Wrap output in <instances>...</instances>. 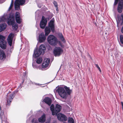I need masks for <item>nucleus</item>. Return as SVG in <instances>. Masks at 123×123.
I'll return each instance as SVG.
<instances>
[{
  "mask_svg": "<svg viewBox=\"0 0 123 123\" xmlns=\"http://www.w3.org/2000/svg\"><path fill=\"white\" fill-rule=\"evenodd\" d=\"M53 4L56 7H57V3L56 1H54Z\"/></svg>",
  "mask_w": 123,
  "mask_h": 123,
  "instance_id": "34",
  "label": "nucleus"
},
{
  "mask_svg": "<svg viewBox=\"0 0 123 123\" xmlns=\"http://www.w3.org/2000/svg\"><path fill=\"white\" fill-rule=\"evenodd\" d=\"M122 105V109H123V102H121Z\"/></svg>",
  "mask_w": 123,
  "mask_h": 123,
  "instance_id": "35",
  "label": "nucleus"
},
{
  "mask_svg": "<svg viewBox=\"0 0 123 123\" xmlns=\"http://www.w3.org/2000/svg\"><path fill=\"white\" fill-rule=\"evenodd\" d=\"M37 84V85H39V84Z\"/></svg>",
  "mask_w": 123,
  "mask_h": 123,
  "instance_id": "39",
  "label": "nucleus"
},
{
  "mask_svg": "<svg viewBox=\"0 0 123 123\" xmlns=\"http://www.w3.org/2000/svg\"><path fill=\"white\" fill-rule=\"evenodd\" d=\"M5 37L0 35V42L1 41L4 40H5Z\"/></svg>",
  "mask_w": 123,
  "mask_h": 123,
  "instance_id": "27",
  "label": "nucleus"
},
{
  "mask_svg": "<svg viewBox=\"0 0 123 123\" xmlns=\"http://www.w3.org/2000/svg\"><path fill=\"white\" fill-rule=\"evenodd\" d=\"M117 25L120 24L121 25L123 24V14H122L121 16H117Z\"/></svg>",
  "mask_w": 123,
  "mask_h": 123,
  "instance_id": "12",
  "label": "nucleus"
},
{
  "mask_svg": "<svg viewBox=\"0 0 123 123\" xmlns=\"http://www.w3.org/2000/svg\"><path fill=\"white\" fill-rule=\"evenodd\" d=\"M62 109L61 106L58 104H56L55 109L54 112L55 113L56 115Z\"/></svg>",
  "mask_w": 123,
  "mask_h": 123,
  "instance_id": "17",
  "label": "nucleus"
},
{
  "mask_svg": "<svg viewBox=\"0 0 123 123\" xmlns=\"http://www.w3.org/2000/svg\"><path fill=\"white\" fill-rule=\"evenodd\" d=\"M120 40L121 43L123 44V36L120 35Z\"/></svg>",
  "mask_w": 123,
  "mask_h": 123,
  "instance_id": "30",
  "label": "nucleus"
},
{
  "mask_svg": "<svg viewBox=\"0 0 123 123\" xmlns=\"http://www.w3.org/2000/svg\"><path fill=\"white\" fill-rule=\"evenodd\" d=\"M119 1L117 8V11L119 13H121L123 8V0H115L114 5L116 6Z\"/></svg>",
  "mask_w": 123,
  "mask_h": 123,
  "instance_id": "6",
  "label": "nucleus"
},
{
  "mask_svg": "<svg viewBox=\"0 0 123 123\" xmlns=\"http://www.w3.org/2000/svg\"><path fill=\"white\" fill-rule=\"evenodd\" d=\"M0 117L2 120L3 117H4V112L3 111H1L0 113Z\"/></svg>",
  "mask_w": 123,
  "mask_h": 123,
  "instance_id": "28",
  "label": "nucleus"
},
{
  "mask_svg": "<svg viewBox=\"0 0 123 123\" xmlns=\"http://www.w3.org/2000/svg\"><path fill=\"white\" fill-rule=\"evenodd\" d=\"M95 66L96 67L98 68V69L100 72H101V70L100 68V67H99L98 65L97 64H96L95 65Z\"/></svg>",
  "mask_w": 123,
  "mask_h": 123,
  "instance_id": "33",
  "label": "nucleus"
},
{
  "mask_svg": "<svg viewBox=\"0 0 123 123\" xmlns=\"http://www.w3.org/2000/svg\"><path fill=\"white\" fill-rule=\"evenodd\" d=\"M46 49V47L45 45L43 44L41 45L39 47V49L34 51L33 56L35 57H37L40 55L42 54H43Z\"/></svg>",
  "mask_w": 123,
  "mask_h": 123,
  "instance_id": "3",
  "label": "nucleus"
},
{
  "mask_svg": "<svg viewBox=\"0 0 123 123\" xmlns=\"http://www.w3.org/2000/svg\"><path fill=\"white\" fill-rule=\"evenodd\" d=\"M15 19L16 22L18 24H20L21 22V19L20 17V14L18 12H16Z\"/></svg>",
  "mask_w": 123,
  "mask_h": 123,
  "instance_id": "15",
  "label": "nucleus"
},
{
  "mask_svg": "<svg viewBox=\"0 0 123 123\" xmlns=\"http://www.w3.org/2000/svg\"><path fill=\"white\" fill-rule=\"evenodd\" d=\"M14 34L12 33H11L8 36L7 38L8 43L10 46H11L12 44V40Z\"/></svg>",
  "mask_w": 123,
  "mask_h": 123,
  "instance_id": "13",
  "label": "nucleus"
},
{
  "mask_svg": "<svg viewBox=\"0 0 123 123\" xmlns=\"http://www.w3.org/2000/svg\"><path fill=\"white\" fill-rule=\"evenodd\" d=\"M6 27V25L5 24L0 25V32L5 30Z\"/></svg>",
  "mask_w": 123,
  "mask_h": 123,
  "instance_id": "23",
  "label": "nucleus"
},
{
  "mask_svg": "<svg viewBox=\"0 0 123 123\" xmlns=\"http://www.w3.org/2000/svg\"><path fill=\"white\" fill-rule=\"evenodd\" d=\"M60 37L62 41H63V42H65V40H64L63 37L62 35V34H61L60 36Z\"/></svg>",
  "mask_w": 123,
  "mask_h": 123,
  "instance_id": "29",
  "label": "nucleus"
},
{
  "mask_svg": "<svg viewBox=\"0 0 123 123\" xmlns=\"http://www.w3.org/2000/svg\"><path fill=\"white\" fill-rule=\"evenodd\" d=\"M6 57V55L5 53L3 51L0 50V59L3 60Z\"/></svg>",
  "mask_w": 123,
  "mask_h": 123,
  "instance_id": "21",
  "label": "nucleus"
},
{
  "mask_svg": "<svg viewBox=\"0 0 123 123\" xmlns=\"http://www.w3.org/2000/svg\"><path fill=\"white\" fill-rule=\"evenodd\" d=\"M25 0H16L15 2V7L16 10H18L20 9V6L25 3Z\"/></svg>",
  "mask_w": 123,
  "mask_h": 123,
  "instance_id": "7",
  "label": "nucleus"
},
{
  "mask_svg": "<svg viewBox=\"0 0 123 123\" xmlns=\"http://www.w3.org/2000/svg\"><path fill=\"white\" fill-rule=\"evenodd\" d=\"M121 31L123 33V26L122 28V29H121Z\"/></svg>",
  "mask_w": 123,
  "mask_h": 123,
  "instance_id": "36",
  "label": "nucleus"
},
{
  "mask_svg": "<svg viewBox=\"0 0 123 123\" xmlns=\"http://www.w3.org/2000/svg\"><path fill=\"white\" fill-rule=\"evenodd\" d=\"M1 0H0V1H1Z\"/></svg>",
  "mask_w": 123,
  "mask_h": 123,
  "instance_id": "40",
  "label": "nucleus"
},
{
  "mask_svg": "<svg viewBox=\"0 0 123 123\" xmlns=\"http://www.w3.org/2000/svg\"><path fill=\"white\" fill-rule=\"evenodd\" d=\"M32 66H33V68H35V66H34V64H33H33H32Z\"/></svg>",
  "mask_w": 123,
  "mask_h": 123,
  "instance_id": "37",
  "label": "nucleus"
},
{
  "mask_svg": "<svg viewBox=\"0 0 123 123\" xmlns=\"http://www.w3.org/2000/svg\"><path fill=\"white\" fill-rule=\"evenodd\" d=\"M50 110L52 111V115H54L55 114V113L54 112V106L53 105H52L50 107Z\"/></svg>",
  "mask_w": 123,
  "mask_h": 123,
  "instance_id": "24",
  "label": "nucleus"
},
{
  "mask_svg": "<svg viewBox=\"0 0 123 123\" xmlns=\"http://www.w3.org/2000/svg\"><path fill=\"white\" fill-rule=\"evenodd\" d=\"M38 6L39 7H40H40H41V6Z\"/></svg>",
  "mask_w": 123,
  "mask_h": 123,
  "instance_id": "38",
  "label": "nucleus"
},
{
  "mask_svg": "<svg viewBox=\"0 0 123 123\" xmlns=\"http://www.w3.org/2000/svg\"><path fill=\"white\" fill-rule=\"evenodd\" d=\"M54 19L53 18L50 21L49 23V26H47L45 29V35L48 36L51 31V30L53 32H54L55 30L54 24Z\"/></svg>",
  "mask_w": 123,
  "mask_h": 123,
  "instance_id": "2",
  "label": "nucleus"
},
{
  "mask_svg": "<svg viewBox=\"0 0 123 123\" xmlns=\"http://www.w3.org/2000/svg\"><path fill=\"white\" fill-rule=\"evenodd\" d=\"M42 59L41 58H39L37 59L36 61V62L38 64L41 63L42 62Z\"/></svg>",
  "mask_w": 123,
  "mask_h": 123,
  "instance_id": "25",
  "label": "nucleus"
},
{
  "mask_svg": "<svg viewBox=\"0 0 123 123\" xmlns=\"http://www.w3.org/2000/svg\"><path fill=\"white\" fill-rule=\"evenodd\" d=\"M60 96L63 98H66L68 95L70 94L72 90L70 89L69 87L64 86V87H58L57 90Z\"/></svg>",
  "mask_w": 123,
  "mask_h": 123,
  "instance_id": "1",
  "label": "nucleus"
},
{
  "mask_svg": "<svg viewBox=\"0 0 123 123\" xmlns=\"http://www.w3.org/2000/svg\"><path fill=\"white\" fill-rule=\"evenodd\" d=\"M43 101L49 105H50L51 103V99L48 97H46L43 99Z\"/></svg>",
  "mask_w": 123,
  "mask_h": 123,
  "instance_id": "19",
  "label": "nucleus"
},
{
  "mask_svg": "<svg viewBox=\"0 0 123 123\" xmlns=\"http://www.w3.org/2000/svg\"><path fill=\"white\" fill-rule=\"evenodd\" d=\"M37 122L38 121L36 118H34L32 120V122L33 123H37Z\"/></svg>",
  "mask_w": 123,
  "mask_h": 123,
  "instance_id": "31",
  "label": "nucleus"
},
{
  "mask_svg": "<svg viewBox=\"0 0 123 123\" xmlns=\"http://www.w3.org/2000/svg\"><path fill=\"white\" fill-rule=\"evenodd\" d=\"M6 42L4 40L0 42V47L3 49H5L6 47Z\"/></svg>",
  "mask_w": 123,
  "mask_h": 123,
  "instance_id": "18",
  "label": "nucleus"
},
{
  "mask_svg": "<svg viewBox=\"0 0 123 123\" xmlns=\"http://www.w3.org/2000/svg\"><path fill=\"white\" fill-rule=\"evenodd\" d=\"M47 18H45L43 16L40 24V27L43 29L44 28L47 24Z\"/></svg>",
  "mask_w": 123,
  "mask_h": 123,
  "instance_id": "10",
  "label": "nucleus"
},
{
  "mask_svg": "<svg viewBox=\"0 0 123 123\" xmlns=\"http://www.w3.org/2000/svg\"><path fill=\"white\" fill-rule=\"evenodd\" d=\"M63 50L61 48L57 47L55 48L54 50V53L55 56H59L62 53Z\"/></svg>",
  "mask_w": 123,
  "mask_h": 123,
  "instance_id": "8",
  "label": "nucleus"
},
{
  "mask_svg": "<svg viewBox=\"0 0 123 123\" xmlns=\"http://www.w3.org/2000/svg\"><path fill=\"white\" fill-rule=\"evenodd\" d=\"M49 59L46 58H45L42 65V68H44L47 67L49 63Z\"/></svg>",
  "mask_w": 123,
  "mask_h": 123,
  "instance_id": "14",
  "label": "nucleus"
},
{
  "mask_svg": "<svg viewBox=\"0 0 123 123\" xmlns=\"http://www.w3.org/2000/svg\"><path fill=\"white\" fill-rule=\"evenodd\" d=\"M14 92L12 93L11 94H9L8 93L6 95L7 96V103L6 105H9L11 103L12 101V100L13 99L14 97Z\"/></svg>",
  "mask_w": 123,
  "mask_h": 123,
  "instance_id": "9",
  "label": "nucleus"
},
{
  "mask_svg": "<svg viewBox=\"0 0 123 123\" xmlns=\"http://www.w3.org/2000/svg\"><path fill=\"white\" fill-rule=\"evenodd\" d=\"M46 38V37L44 35V33H42L39 35V41L40 43L42 42L45 41Z\"/></svg>",
  "mask_w": 123,
  "mask_h": 123,
  "instance_id": "16",
  "label": "nucleus"
},
{
  "mask_svg": "<svg viewBox=\"0 0 123 123\" xmlns=\"http://www.w3.org/2000/svg\"><path fill=\"white\" fill-rule=\"evenodd\" d=\"M11 16H11H10L7 23L9 25H12L13 28L15 30L18 28V25L15 23L14 18L13 16Z\"/></svg>",
  "mask_w": 123,
  "mask_h": 123,
  "instance_id": "4",
  "label": "nucleus"
},
{
  "mask_svg": "<svg viewBox=\"0 0 123 123\" xmlns=\"http://www.w3.org/2000/svg\"><path fill=\"white\" fill-rule=\"evenodd\" d=\"M13 16V15H9V18H7V15H5L4 16L0 18V21L1 22V21H5L7 19H8H8H9L10 16H11H11Z\"/></svg>",
  "mask_w": 123,
  "mask_h": 123,
  "instance_id": "22",
  "label": "nucleus"
},
{
  "mask_svg": "<svg viewBox=\"0 0 123 123\" xmlns=\"http://www.w3.org/2000/svg\"><path fill=\"white\" fill-rule=\"evenodd\" d=\"M12 6H13V2H12V0L11 3L10 5V6L8 9V10L9 11L11 10V9H12Z\"/></svg>",
  "mask_w": 123,
  "mask_h": 123,
  "instance_id": "32",
  "label": "nucleus"
},
{
  "mask_svg": "<svg viewBox=\"0 0 123 123\" xmlns=\"http://www.w3.org/2000/svg\"><path fill=\"white\" fill-rule=\"evenodd\" d=\"M48 41L52 45H55L57 43V39L53 35H50L48 38Z\"/></svg>",
  "mask_w": 123,
  "mask_h": 123,
  "instance_id": "5",
  "label": "nucleus"
},
{
  "mask_svg": "<svg viewBox=\"0 0 123 123\" xmlns=\"http://www.w3.org/2000/svg\"><path fill=\"white\" fill-rule=\"evenodd\" d=\"M45 120V115L44 114L41 117L38 119V121L39 122L44 123Z\"/></svg>",
  "mask_w": 123,
  "mask_h": 123,
  "instance_id": "20",
  "label": "nucleus"
},
{
  "mask_svg": "<svg viewBox=\"0 0 123 123\" xmlns=\"http://www.w3.org/2000/svg\"><path fill=\"white\" fill-rule=\"evenodd\" d=\"M68 122L69 123H74V120L72 118H69Z\"/></svg>",
  "mask_w": 123,
  "mask_h": 123,
  "instance_id": "26",
  "label": "nucleus"
},
{
  "mask_svg": "<svg viewBox=\"0 0 123 123\" xmlns=\"http://www.w3.org/2000/svg\"><path fill=\"white\" fill-rule=\"evenodd\" d=\"M57 118L60 121L64 122L67 120V117L64 115L60 113L57 115Z\"/></svg>",
  "mask_w": 123,
  "mask_h": 123,
  "instance_id": "11",
  "label": "nucleus"
}]
</instances>
